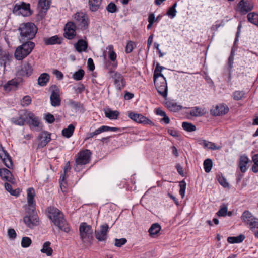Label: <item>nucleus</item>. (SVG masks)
<instances>
[{
	"instance_id": "nucleus-1",
	"label": "nucleus",
	"mask_w": 258,
	"mask_h": 258,
	"mask_svg": "<svg viewBox=\"0 0 258 258\" xmlns=\"http://www.w3.org/2000/svg\"><path fill=\"white\" fill-rule=\"evenodd\" d=\"M164 67L157 63L154 72V82L158 92L164 98L167 96L168 87L166 80L161 73Z\"/></svg>"
},
{
	"instance_id": "nucleus-2",
	"label": "nucleus",
	"mask_w": 258,
	"mask_h": 258,
	"mask_svg": "<svg viewBox=\"0 0 258 258\" xmlns=\"http://www.w3.org/2000/svg\"><path fill=\"white\" fill-rule=\"evenodd\" d=\"M48 216L54 225L60 230L65 232H68L70 231V228L64 218L63 214L59 209L54 207H49Z\"/></svg>"
},
{
	"instance_id": "nucleus-3",
	"label": "nucleus",
	"mask_w": 258,
	"mask_h": 258,
	"mask_svg": "<svg viewBox=\"0 0 258 258\" xmlns=\"http://www.w3.org/2000/svg\"><path fill=\"white\" fill-rule=\"evenodd\" d=\"M20 32L19 38L20 42L30 41L33 39L37 32V28L33 23H26L22 24L18 28Z\"/></svg>"
},
{
	"instance_id": "nucleus-4",
	"label": "nucleus",
	"mask_w": 258,
	"mask_h": 258,
	"mask_svg": "<svg viewBox=\"0 0 258 258\" xmlns=\"http://www.w3.org/2000/svg\"><path fill=\"white\" fill-rule=\"evenodd\" d=\"M80 236L85 247H88L92 244L93 239V230L92 227L86 223H82L79 227Z\"/></svg>"
},
{
	"instance_id": "nucleus-5",
	"label": "nucleus",
	"mask_w": 258,
	"mask_h": 258,
	"mask_svg": "<svg viewBox=\"0 0 258 258\" xmlns=\"http://www.w3.org/2000/svg\"><path fill=\"white\" fill-rule=\"evenodd\" d=\"M22 44L17 47L15 52V57L18 60H21L27 56L35 47V44L31 41L20 42Z\"/></svg>"
},
{
	"instance_id": "nucleus-6",
	"label": "nucleus",
	"mask_w": 258,
	"mask_h": 258,
	"mask_svg": "<svg viewBox=\"0 0 258 258\" xmlns=\"http://www.w3.org/2000/svg\"><path fill=\"white\" fill-rule=\"evenodd\" d=\"M74 24L76 28L81 30L88 29L89 24V19L87 15L83 12H77L74 14Z\"/></svg>"
},
{
	"instance_id": "nucleus-7",
	"label": "nucleus",
	"mask_w": 258,
	"mask_h": 258,
	"mask_svg": "<svg viewBox=\"0 0 258 258\" xmlns=\"http://www.w3.org/2000/svg\"><path fill=\"white\" fill-rule=\"evenodd\" d=\"M13 12L17 15H21L23 16H28L31 15L30 5L29 3L21 2L15 5Z\"/></svg>"
},
{
	"instance_id": "nucleus-8",
	"label": "nucleus",
	"mask_w": 258,
	"mask_h": 258,
	"mask_svg": "<svg viewBox=\"0 0 258 258\" xmlns=\"http://www.w3.org/2000/svg\"><path fill=\"white\" fill-rule=\"evenodd\" d=\"M24 115L26 117L27 124L31 128H37L38 130L42 129V125L39 117L36 116L34 113L27 111L25 112Z\"/></svg>"
},
{
	"instance_id": "nucleus-9",
	"label": "nucleus",
	"mask_w": 258,
	"mask_h": 258,
	"mask_svg": "<svg viewBox=\"0 0 258 258\" xmlns=\"http://www.w3.org/2000/svg\"><path fill=\"white\" fill-rule=\"evenodd\" d=\"M91 152L88 149L80 151L77 154L75 160L77 165H86L90 162Z\"/></svg>"
},
{
	"instance_id": "nucleus-10",
	"label": "nucleus",
	"mask_w": 258,
	"mask_h": 258,
	"mask_svg": "<svg viewBox=\"0 0 258 258\" xmlns=\"http://www.w3.org/2000/svg\"><path fill=\"white\" fill-rule=\"evenodd\" d=\"M108 73L112 74L111 77L114 80V84L117 89L121 91L125 86V81L122 75L111 69L108 71Z\"/></svg>"
},
{
	"instance_id": "nucleus-11",
	"label": "nucleus",
	"mask_w": 258,
	"mask_h": 258,
	"mask_svg": "<svg viewBox=\"0 0 258 258\" xmlns=\"http://www.w3.org/2000/svg\"><path fill=\"white\" fill-rule=\"evenodd\" d=\"M109 226L107 223L100 226L98 229L95 230L96 238L99 241H104L107 238V234L109 231Z\"/></svg>"
},
{
	"instance_id": "nucleus-12",
	"label": "nucleus",
	"mask_w": 258,
	"mask_h": 258,
	"mask_svg": "<svg viewBox=\"0 0 258 258\" xmlns=\"http://www.w3.org/2000/svg\"><path fill=\"white\" fill-rule=\"evenodd\" d=\"M27 208L26 209L27 213H33L35 209V203L34 197L35 195V190L33 188H29L27 190Z\"/></svg>"
},
{
	"instance_id": "nucleus-13",
	"label": "nucleus",
	"mask_w": 258,
	"mask_h": 258,
	"mask_svg": "<svg viewBox=\"0 0 258 258\" xmlns=\"http://www.w3.org/2000/svg\"><path fill=\"white\" fill-rule=\"evenodd\" d=\"M120 129L117 127H110L105 125H102L99 128L96 129L94 132H90L87 134L86 137L85 138V141H87L89 140L90 139L96 137L98 135L104 132L108 131H112V132H116L119 131Z\"/></svg>"
},
{
	"instance_id": "nucleus-14",
	"label": "nucleus",
	"mask_w": 258,
	"mask_h": 258,
	"mask_svg": "<svg viewBox=\"0 0 258 258\" xmlns=\"http://www.w3.org/2000/svg\"><path fill=\"white\" fill-rule=\"evenodd\" d=\"M35 213V210L33 213H28V215H26L23 218L24 222L30 228H33L39 224L38 216Z\"/></svg>"
},
{
	"instance_id": "nucleus-15",
	"label": "nucleus",
	"mask_w": 258,
	"mask_h": 258,
	"mask_svg": "<svg viewBox=\"0 0 258 258\" xmlns=\"http://www.w3.org/2000/svg\"><path fill=\"white\" fill-rule=\"evenodd\" d=\"M253 4L250 0H241L237 5L236 10L241 14L244 15L253 9Z\"/></svg>"
},
{
	"instance_id": "nucleus-16",
	"label": "nucleus",
	"mask_w": 258,
	"mask_h": 258,
	"mask_svg": "<svg viewBox=\"0 0 258 258\" xmlns=\"http://www.w3.org/2000/svg\"><path fill=\"white\" fill-rule=\"evenodd\" d=\"M76 26L73 22H68L64 28V37L69 40L73 39L76 35Z\"/></svg>"
},
{
	"instance_id": "nucleus-17",
	"label": "nucleus",
	"mask_w": 258,
	"mask_h": 258,
	"mask_svg": "<svg viewBox=\"0 0 258 258\" xmlns=\"http://www.w3.org/2000/svg\"><path fill=\"white\" fill-rule=\"evenodd\" d=\"M0 159L8 168H12L13 166L12 159L7 151L1 145L0 146Z\"/></svg>"
},
{
	"instance_id": "nucleus-18",
	"label": "nucleus",
	"mask_w": 258,
	"mask_h": 258,
	"mask_svg": "<svg viewBox=\"0 0 258 258\" xmlns=\"http://www.w3.org/2000/svg\"><path fill=\"white\" fill-rule=\"evenodd\" d=\"M128 117L134 121L144 124H151L152 122L141 114L130 112Z\"/></svg>"
},
{
	"instance_id": "nucleus-19",
	"label": "nucleus",
	"mask_w": 258,
	"mask_h": 258,
	"mask_svg": "<svg viewBox=\"0 0 258 258\" xmlns=\"http://www.w3.org/2000/svg\"><path fill=\"white\" fill-rule=\"evenodd\" d=\"M38 138L39 140L38 147L43 148L50 141V134L46 131L42 132L39 134Z\"/></svg>"
},
{
	"instance_id": "nucleus-20",
	"label": "nucleus",
	"mask_w": 258,
	"mask_h": 258,
	"mask_svg": "<svg viewBox=\"0 0 258 258\" xmlns=\"http://www.w3.org/2000/svg\"><path fill=\"white\" fill-rule=\"evenodd\" d=\"M51 4L50 0H39L38 2V8L40 9L39 15L41 17H44L47 11L50 8Z\"/></svg>"
},
{
	"instance_id": "nucleus-21",
	"label": "nucleus",
	"mask_w": 258,
	"mask_h": 258,
	"mask_svg": "<svg viewBox=\"0 0 258 258\" xmlns=\"http://www.w3.org/2000/svg\"><path fill=\"white\" fill-rule=\"evenodd\" d=\"M33 73V68L32 66L28 62H24L22 63L21 69L18 71L19 75L22 76H30Z\"/></svg>"
},
{
	"instance_id": "nucleus-22",
	"label": "nucleus",
	"mask_w": 258,
	"mask_h": 258,
	"mask_svg": "<svg viewBox=\"0 0 258 258\" xmlns=\"http://www.w3.org/2000/svg\"><path fill=\"white\" fill-rule=\"evenodd\" d=\"M50 99L52 106L56 107L60 105L61 100L58 89H56L52 91Z\"/></svg>"
},
{
	"instance_id": "nucleus-23",
	"label": "nucleus",
	"mask_w": 258,
	"mask_h": 258,
	"mask_svg": "<svg viewBox=\"0 0 258 258\" xmlns=\"http://www.w3.org/2000/svg\"><path fill=\"white\" fill-rule=\"evenodd\" d=\"M228 110L229 109L227 105L220 104L216 106L211 113L214 116H220L227 113Z\"/></svg>"
},
{
	"instance_id": "nucleus-24",
	"label": "nucleus",
	"mask_w": 258,
	"mask_h": 258,
	"mask_svg": "<svg viewBox=\"0 0 258 258\" xmlns=\"http://www.w3.org/2000/svg\"><path fill=\"white\" fill-rule=\"evenodd\" d=\"M88 46V42L84 39H79L75 44L74 47L79 53L86 52Z\"/></svg>"
},
{
	"instance_id": "nucleus-25",
	"label": "nucleus",
	"mask_w": 258,
	"mask_h": 258,
	"mask_svg": "<svg viewBox=\"0 0 258 258\" xmlns=\"http://www.w3.org/2000/svg\"><path fill=\"white\" fill-rule=\"evenodd\" d=\"M63 38L57 35H54L51 37L44 38L43 41L46 45L61 44Z\"/></svg>"
},
{
	"instance_id": "nucleus-26",
	"label": "nucleus",
	"mask_w": 258,
	"mask_h": 258,
	"mask_svg": "<svg viewBox=\"0 0 258 258\" xmlns=\"http://www.w3.org/2000/svg\"><path fill=\"white\" fill-rule=\"evenodd\" d=\"M255 217L249 211H244L241 215V219L245 225H248L251 221L255 220Z\"/></svg>"
},
{
	"instance_id": "nucleus-27",
	"label": "nucleus",
	"mask_w": 258,
	"mask_h": 258,
	"mask_svg": "<svg viewBox=\"0 0 258 258\" xmlns=\"http://www.w3.org/2000/svg\"><path fill=\"white\" fill-rule=\"evenodd\" d=\"M67 104L68 106L73 108L75 111H80L83 112L84 111L83 105L79 102H76L72 99H68L67 101Z\"/></svg>"
},
{
	"instance_id": "nucleus-28",
	"label": "nucleus",
	"mask_w": 258,
	"mask_h": 258,
	"mask_svg": "<svg viewBox=\"0 0 258 258\" xmlns=\"http://www.w3.org/2000/svg\"><path fill=\"white\" fill-rule=\"evenodd\" d=\"M0 176L3 179L8 182H13L14 180V177L11 172L6 168H0Z\"/></svg>"
},
{
	"instance_id": "nucleus-29",
	"label": "nucleus",
	"mask_w": 258,
	"mask_h": 258,
	"mask_svg": "<svg viewBox=\"0 0 258 258\" xmlns=\"http://www.w3.org/2000/svg\"><path fill=\"white\" fill-rule=\"evenodd\" d=\"M206 113L205 110L200 107H194L190 109L189 114L194 117L201 116Z\"/></svg>"
},
{
	"instance_id": "nucleus-30",
	"label": "nucleus",
	"mask_w": 258,
	"mask_h": 258,
	"mask_svg": "<svg viewBox=\"0 0 258 258\" xmlns=\"http://www.w3.org/2000/svg\"><path fill=\"white\" fill-rule=\"evenodd\" d=\"M249 162V159L246 155H242L240 158V161L239 163V167L240 171L242 173H244L247 170V164Z\"/></svg>"
},
{
	"instance_id": "nucleus-31",
	"label": "nucleus",
	"mask_w": 258,
	"mask_h": 258,
	"mask_svg": "<svg viewBox=\"0 0 258 258\" xmlns=\"http://www.w3.org/2000/svg\"><path fill=\"white\" fill-rule=\"evenodd\" d=\"M51 243L49 241L44 242L42 246V248L40 251L42 253H45L47 256H50L52 255L53 249L50 247Z\"/></svg>"
},
{
	"instance_id": "nucleus-32",
	"label": "nucleus",
	"mask_w": 258,
	"mask_h": 258,
	"mask_svg": "<svg viewBox=\"0 0 258 258\" xmlns=\"http://www.w3.org/2000/svg\"><path fill=\"white\" fill-rule=\"evenodd\" d=\"M247 226L252 231L255 237L258 238V218L255 217V220L251 221Z\"/></svg>"
},
{
	"instance_id": "nucleus-33",
	"label": "nucleus",
	"mask_w": 258,
	"mask_h": 258,
	"mask_svg": "<svg viewBox=\"0 0 258 258\" xmlns=\"http://www.w3.org/2000/svg\"><path fill=\"white\" fill-rule=\"evenodd\" d=\"M107 49L109 50L108 54L109 58L112 61L113 63V67L114 68H115L117 66V63L115 62L116 59V54L113 51V46L112 45H110L108 46Z\"/></svg>"
},
{
	"instance_id": "nucleus-34",
	"label": "nucleus",
	"mask_w": 258,
	"mask_h": 258,
	"mask_svg": "<svg viewBox=\"0 0 258 258\" xmlns=\"http://www.w3.org/2000/svg\"><path fill=\"white\" fill-rule=\"evenodd\" d=\"M19 82L17 79H12L4 85V88L6 91H11L16 88Z\"/></svg>"
},
{
	"instance_id": "nucleus-35",
	"label": "nucleus",
	"mask_w": 258,
	"mask_h": 258,
	"mask_svg": "<svg viewBox=\"0 0 258 258\" xmlns=\"http://www.w3.org/2000/svg\"><path fill=\"white\" fill-rule=\"evenodd\" d=\"M49 80V75L46 73L41 74L38 78V84L40 86H46Z\"/></svg>"
},
{
	"instance_id": "nucleus-36",
	"label": "nucleus",
	"mask_w": 258,
	"mask_h": 258,
	"mask_svg": "<svg viewBox=\"0 0 258 258\" xmlns=\"http://www.w3.org/2000/svg\"><path fill=\"white\" fill-rule=\"evenodd\" d=\"M102 0H89L88 5L90 10L92 12L97 11L100 7Z\"/></svg>"
},
{
	"instance_id": "nucleus-37",
	"label": "nucleus",
	"mask_w": 258,
	"mask_h": 258,
	"mask_svg": "<svg viewBox=\"0 0 258 258\" xmlns=\"http://www.w3.org/2000/svg\"><path fill=\"white\" fill-rule=\"evenodd\" d=\"M200 144L203 146L204 148H207L208 149L215 150H219L220 149V147H217L215 143L207 141L206 140H203L201 141L200 143Z\"/></svg>"
},
{
	"instance_id": "nucleus-38",
	"label": "nucleus",
	"mask_w": 258,
	"mask_h": 258,
	"mask_svg": "<svg viewBox=\"0 0 258 258\" xmlns=\"http://www.w3.org/2000/svg\"><path fill=\"white\" fill-rule=\"evenodd\" d=\"M75 130V126L72 124H69L68 127L62 131V135L67 138H70L73 134Z\"/></svg>"
},
{
	"instance_id": "nucleus-39",
	"label": "nucleus",
	"mask_w": 258,
	"mask_h": 258,
	"mask_svg": "<svg viewBox=\"0 0 258 258\" xmlns=\"http://www.w3.org/2000/svg\"><path fill=\"white\" fill-rule=\"evenodd\" d=\"M119 114L118 111L111 110L110 109H107L105 111V115L110 119H116Z\"/></svg>"
},
{
	"instance_id": "nucleus-40",
	"label": "nucleus",
	"mask_w": 258,
	"mask_h": 258,
	"mask_svg": "<svg viewBox=\"0 0 258 258\" xmlns=\"http://www.w3.org/2000/svg\"><path fill=\"white\" fill-rule=\"evenodd\" d=\"M161 227L158 223L153 224L148 230L150 235L153 236L157 234L161 230Z\"/></svg>"
},
{
	"instance_id": "nucleus-41",
	"label": "nucleus",
	"mask_w": 258,
	"mask_h": 258,
	"mask_svg": "<svg viewBox=\"0 0 258 258\" xmlns=\"http://www.w3.org/2000/svg\"><path fill=\"white\" fill-rule=\"evenodd\" d=\"M245 239V236L243 234H240L236 237H229L227 238V241L230 243H239L242 242Z\"/></svg>"
},
{
	"instance_id": "nucleus-42",
	"label": "nucleus",
	"mask_w": 258,
	"mask_h": 258,
	"mask_svg": "<svg viewBox=\"0 0 258 258\" xmlns=\"http://www.w3.org/2000/svg\"><path fill=\"white\" fill-rule=\"evenodd\" d=\"M247 19L249 22L255 25L258 26V14L252 12L247 15Z\"/></svg>"
},
{
	"instance_id": "nucleus-43",
	"label": "nucleus",
	"mask_w": 258,
	"mask_h": 258,
	"mask_svg": "<svg viewBox=\"0 0 258 258\" xmlns=\"http://www.w3.org/2000/svg\"><path fill=\"white\" fill-rule=\"evenodd\" d=\"M5 187L6 190L12 196H18L20 194L19 189H15L13 190L12 185L9 183L6 182L5 183Z\"/></svg>"
},
{
	"instance_id": "nucleus-44",
	"label": "nucleus",
	"mask_w": 258,
	"mask_h": 258,
	"mask_svg": "<svg viewBox=\"0 0 258 258\" xmlns=\"http://www.w3.org/2000/svg\"><path fill=\"white\" fill-rule=\"evenodd\" d=\"M182 127L184 130L191 132L196 130V126L192 123L188 122H183Z\"/></svg>"
},
{
	"instance_id": "nucleus-45",
	"label": "nucleus",
	"mask_w": 258,
	"mask_h": 258,
	"mask_svg": "<svg viewBox=\"0 0 258 258\" xmlns=\"http://www.w3.org/2000/svg\"><path fill=\"white\" fill-rule=\"evenodd\" d=\"M203 165L205 171L206 173H209L211 171L213 166L212 160L209 158L206 159L204 161Z\"/></svg>"
},
{
	"instance_id": "nucleus-46",
	"label": "nucleus",
	"mask_w": 258,
	"mask_h": 258,
	"mask_svg": "<svg viewBox=\"0 0 258 258\" xmlns=\"http://www.w3.org/2000/svg\"><path fill=\"white\" fill-rule=\"evenodd\" d=\"M12 122L15 125L23 126L25 124L26 121V118H24L21 116L17 118L13 117L11 119Z\"/></svg>"
},
{
	"instance_id": "nucleus-47",
	"label": "nucleus",
	"mask_w": 258,
	"mask_h": 258,
	"mask_svg": "<svg viewBox=\"0 0 258 258\" xmlns=\"http://www.w3.org/2000/svg\"><path fill=\"white\" fill-rule=\"evenodd\" d=\"M84 74V71L82 69H80L73 74L72 77L75 80L80 81L83 79Z\"/></svg>"
},
{
	"instance_id": "nucleus-48",
	"label": "nucleus",
	"mask_w": 258,
	"mask_h": 258,
	"mask_svg": "<svg viewBox=\"0 0 258 258\" xmlns=\"http://www.w3.org/2000/svg\"><path fill=\"white\" fill-rule=\"evenodd\" d=\"M227 211H228L227 206L225 204H223L220 206V209L217 213V215L219 217L225 216L227 215Z\"/></svg>"
},
{
	"instance_id": "nucleus-49",
	"label": "nucleus",
	"mask_w": 258,
	"mask_h": 258,
	"mask_svg": "<svg viewBox=\"0 0 258 258\" xmlns=\"http://www.w3.org/2000/svg\"><path fill=\"white\" fill-rule=\"evenodd\" d=\"M254 164L252 167V171L254 173L258 172V154H255L252 157Z\"/></svg>"
},
{
	"instance_id": "nucleus-50",
	"label": "nucleus",
	"mask_w": 258,
	"mask_h": 258,
	"mask_svg": "<svg viewBox=\"0 0 258 258\" xmlns=\"http://www.w3.org/2000/svg\"><path fill=\"white\" fill-rule=\"evenodd\" d=\"M167 107L168 109L173 112H176L177 111L180 110L182 108V106L180 105H177L175 103H169L167 104Z\"/></svg>"
},
{
	"instance_id": "nucleus-51",
	"label": "nucleus",
	"mask_w": 258,
	"mask_h": 258,
	"mask_svg": "<svg viewBox=\"0 0 258 258\" xmlns=\"http://www.w3.org/2000/svg\"><path fill=\"white\" fill-rule=\"evenodd\" d=\"M10 60V56L8 54H0V66L5 68L6 64Z\"/></svg>"
},
{
	"instance_id": "nucleus-52",
	"label": "nucleus",
	"mask_w": 258,
	"mask_h": 258,
	"mask_svg": "<svg viewBox=\"0 0 258 258\" xmlns=\"http://www.w3.org/2000/svg\"><path fill=\"white\" fill-rule=\"evenodd\" d=\"M244 94L242 91H235L233 93V97L235 100H240L244 97Z\"/></svg>"
},
{
	"instance_id": "nucleus-53",
	"label": "nucleus",
	"mask_w": 258,
	"mask_h": 258,
	"mask_svg": "<svg viewBox=\"0 0 258 258\" xmlns=\"http://www.w3.org/2000/svg\"><path fill=\"white\" fill-rule=\"evenodd\" d=\"M218 181L220 184L223 187L225 188L229 187V183L227 181L226 179L223 175L218 176Z\"/></svg>"
},
{
	"instance_id": "nucleus-54",
	"label": "nucleus",
	"mask_w": 258,
	"mask_h": 258,
	"mask_svg": "<svg viewBox=\"0 0 258 258\" xmlns=\"http://www.w3.org/2000/svg\"><path fill=\"white\" fill-rule=\"evenodd\" d=\"M31 239L29 237H24L22 238L21 246L24 248H27L31 245Z\"/></svg>"
},
{
	"instance_id": "nucleus-55",
	"label": "nucleus",
	"mask_w": 258,
	"mask_h": 258,
	"mask_svg": "<svg viewBox=\"0 0 258 258\" xmlns=\"http://www.w3.org/2000/svg\"><path fill=\"white\" fill-rule=\"evenodd\" d=\"M106 10L109 13H113L117 12V8L114 3L111 2L107 6Z\"/></svg>"
},
{
	"instance_id": "nucleus-56",
	"label": "nucleus",
	"mask_w": 258,
	"mask_h": 258,
	"mask_svg": "<svg viewBox=\"0 0 258 258\" xmlns=\"http://www.w3.org/2000/svg\"><path fill=\"white\" fill-rule=\"evenodd\" d=\"M186 184L184 181H182L179 183L180 190L179 194L183 198L185 196Z\"/></svg>"
},
{
	"instance_id": "nucleus-57",
	"label": "nucleus",
	"mask_w": 258,
	"mask_h": 258,
	"mask_svg": "<svg viewBox=\"0 0 258 258\" xmlns=\"http://www.w3.org/2000/svg\"><path fill=\"white\" fill-rule=\"evenodd\" d=\"M127 242V240L125 238H122L120 239H115V245L116 247H120L123 245L125 244Z\"/></svg>"
},
{
	"instance_id": "nucleus-58",
	"label": "nucleus",
	"mask_w": 258,
	"mask_h": 258,
	"mask_svg": "<svg viewBox=\"0 0 258 258\" xmlns=\"http://www.w3.org/2000/svg\"><path fill=\"white\" fill-rule=\"evenodd\" d=\"M31 103V97L29 96H24L21 100V104L23 106H28Z\"/></svg>"
},
{
	"instance_id": "nucleus-59",
	"label": "nucleus",
	"mask_w": 258,
	"mask_h": 258,
	"mask_svg": "<svg viewBox=\"0 0 258 258\" xmlns=\"http://www.w3.org/2000/svg\"><path fill=\"white\" fill-rule=\"evenodd\" d=\"M64 178H65V177L63 176H60V179H59L60 186L61 191L63 193H65L67 192V188L66 186V183L65 182H64Z\"/></svg>"
},
{
	"instance_id": "nucleus-60",
	"label": "nucleus",
	"mask_w": 258,
	"mask_h": 258,
	"mask_svg": "<svg viewBox=\"0 0 258 258\" xmlns=\"http://www.w3.org/2000/svg\"><path fill=\"white\" fill-rule=\"evenodd\" d=\"M134 43L131 41H130L126 45L125 47V52L126 53H131L133 50Z\"/></svg>"
},
{
	"instance_id": "nucleus-61",
	"label": "nucleus",
	"mask_w": 258,
	"mask_h": 258,
	"mask_svg": "<svg viewBox=\"0 0 258 258\" xmlns=\"http://www.w3.org/2000/svg\"><path fill=\"white\" fill-rule=\"evenodd\" d=\"M234 63V58H232V56H229L228 60V70H229V75L230 76L231 73L232 71V69L233 67Z\"/></svg>"
},
{
	"instance_id": "nucleus-62",
	"label": "nucleus",
	"mask_w": 258,
	"mask_h": 258,
	"mask_svg": "<svg viewBox=\"0 0 258 258\" xmlns=\"http://www.w3.org/2000/svg\"><path fill=\"white\" fill-rule=\"evenodd\" d=\"M176 13H177V11L176 9H173L170 7V8H169V9H168V10L167 12V15L170 18H173L174 17H175V16L176 15Z\"/></svg>"
},
{
	"instance_id": "nucleus-63",
	"label": "nucleus",
	"mask_w": 258,
	"mask_h": 258,
	"mask_svg": "<svg viewBox=\"0 0 258 258\" xmlns=\"http://www.w3.org/2000/svg\"><path fill=\"white\" fill-rule=\"evenodd\" d=\"M45 119L46 121L49 123H52L55 121L54 116L50 113L47 114L45 116Z\"/></svg>"
},
{
	"instance_id": "nucleus-64",
	"label": "nucleus",
	"mask_w": 258,
	"mask_h": 258,
	"mask_svg": "<svg viewBox=\"0 0 258 258\" xmlns=\"http://www.w3.org/2000/svg\"><path fill=\"white\" fill-rule=\"evenodd\" d=\"M85 90V86L83 84H79L78 86L75 88V91L77 93H81Z\"/></svg>"
}]
</instances>
